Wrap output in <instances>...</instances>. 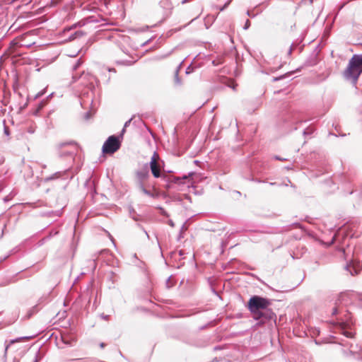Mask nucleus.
I'll use <instances>...</instances> for the list:
<instances>
[{
	"label": "nucleus",
	"instance_id": "4",
	"mask_svg": "<svg viewBox=\"0 0 362 362\" xmlns=\"http://www.w3.org/2000/svg\"><path fill=\"white\" fill-rule=\"evenodd\" d=\"M73 79L76 81H79L81 85L84 86L89 88L90 90H93L95 88V83L96 82V78L94 76L88 74L83 72L81 76L78 77L76 75L73 76Z\"/></svg>",
	"mask_w": 362,
	"mask_h": 362
},
{
	"label": "nucleus",
	"instance_id": "29",
	"mask_svg": "<svg viewBox=\"0 0 362 362\" xmlns=\"http://www.w3.org/2000/svg\"><path fill=\"white\" fill-rule=\"evenodd\" d=\"M42 94H43L42 93H37V94L36 95L35 98H39V97H40Z\"/></svg>",
	"mask_w": 362,
	"mask_h": 362
},
{
	"label": "nucleus",
	"instance_id": "37",
	"mask_svg": "<svg viewBox=\"0 0 362 362\" xmlns=\"http://www.w3.org/2000/svg\"><path fill=\"white\" fill-rule=\"evenodd\" d=\"M247 15H248L249 16H250V12H249V11H247Z\"/></svg>",
	"mask_w": 362,
	"mask_h": 362
},
{
	"label": "nucleus",
	"instance_id": "26",
	"mask_svg": "<svg viewBox=\"0 0 362 362\" xmlns=\"http://www.w3.org/2000/svg\"><path fill=\"white\" fill-rule=\"evenodd\" d=\"M284 78V76H280V77L274 78L273 81H279V80H280V79H281V78Z\"/></svg>",
	"mask_w": 362,
	"mask_h": 362
},
{
	"label": "nucleus",
	"instance_id": "11",
	"mask_svg": "<svg viewBox=\"0 0 362 362\" xmlns=\"http://www.w3.org/2000/svg\"><path fill=\"white\" fill-rule=\"evenodd\" d=\"M29 337H18V338H16V339H11L9 341L8 344H6L5 345V354H6L7 353V351L9 348V346L15 343H17V342H20L24 339H28Z\"/></svg>",
	"mask_w": 362,
	"mask_h": 362
},
{
	"label": "nucleus",
	"instance_id": "33",
	"mask_svg": "<svg viewBox=\"0 0 362 362\" xmlns=\"http://www.w3.org/2000/svg\"><path fill=\"white\" fill-rule=\"evenodd\" d=\"M180 180V178H179V177H176V178H175V179H174V182H177L178 180Z\"/></svg>",
	"mask_w": 362,
	"mask_h": 362
},
{
	"label": "nucleus",
	"instance_id": "16",
	"mask_svg": "<svg viewBox=\"0 0 362 362\" xmlns=\"http://www.w3.org/2000/svg\"><path fill=\"white\" fill-rule=\"evenodd\" d=\"M350 351L351 353H358V352L362 353V348H360L359 350H356V349H354V345L351 344V346H350Z\"/></svg>",
	"mask_w": 362,
	"mask_h": 362
},
{
	"label": "nucleus",
	"instance_id": "36",
	"mask_svg": "<svg viewBox=\"0 0 362 362\" xmlns=\"http://www.w3.org/2000/svg\"><path fill=\"white\" fill-rule=\"evenodd\" d=\"M162 214L165 216H168L165 211L162 209Z\"/></svg>",
	"mask_w": 362,
	"mask_h": 362
},
{
	"label": "nucleus",
	"instance_id": "32",
	"mask_svg": "<svg viewBox=\"0 0 362 362\" xmlns=\"http://www.w3.org/2000/svg\"><path fill=\"white\" fill-rule=\"evenodd\" d=\"M230 1H228L223 6V8L221 9L223 10L224 8H226L228 4H229Z\"/></svg>",
	"mask_w": 362,
	"mask_h": 362
},
{
	"label": "nucleus",
	"instance_id": "10",
	"mask_svg": "<svg viewBox=\"0 0 362 362\" xmlns=\"http://www.w3.org/2000/svg\"><path fill=\"white\" fill-rule=\"evenodd\" d=\"M148 167L151 169L154 177L158 178L161 177L160 168L158 163H155V164H149Z\"/></svg>",
	"mask_w": 362,
	"mask_h": 362
},
{
	"label": "nucleus",
	"instance_id": "27",
	"mask_svg": "<svg viewBox=\"0 0 362 362\" xmlns=\"http://www.w3.org/2000/svg\"><path fill=\"white\" fill-rule=\"evenodd\" d=\"M337 313V309L335 308L333 309V312H332V314L333 315H336Z\"/></svg>",
	"mask_w": 362,
	"mask_h": 362
},
{
	"label": "nucleus",
	"instance_id": "25",
	"mask_svg": "<svg viewBox=\"0 0 362 362\" xmlns=\"http://www.w3.org/2000/svg\"><path fill=\"white\" fill-rule=\"evenodd\" d=\"M168 224L171 226V227H174V223L172 220H169L168 221Z\"/></svg>",
	"mask_w": 362,
	"mask_h": 362
},
{
	"label": "nucleus",
	"instance_id": "3",
	"mask_svg": "<svg viewBox=\"0 0 362 362\" xmlns=\"http://www.w3.org/2000/svg\"><path fill=\"white\" fill-rule=\"evenodd\" d=\"M120 148V142L116 136H110L104 143L102 150L104 153L112 154Z\"/></svg>",
	"mask_w": 362,
	"mask_h": 362
},
{
	"label": "nucleus",
	"instance_id": "14",
	"mask_svg": "<svg viewBox=\"0 0 362 362\" xmlns=\"http://www.w3.org/2000/svg\"><path fill=\"white\" fill-rule=\"evenodd\" d=\"M139 189L142 191V192L144 194H145L146 195L148 196V197H153V193L151 192L149 190H147L145 187H144V184H141L140 185H139Z\"/></svg>",
	"mask_w": 362,
	"mask_h": 362
},
{
	"label": "nucleus",
	"instance_id": "9",
	"mask_svg": "<svg viewBox=\"0 0 362 362\" xmlns=\"http://www.w3.org/2000/svg\"><path fill=\"white\" fill-rule=\"evenodd\" d=\"M159 6L162 8L163 11V18L165 19L170 14L171 10L173 8V5L170 0H161L159 3Z\"/></svg>",
	"mask_w": 362,
	"mask_h": 362
},
{
	"label": "nucleus",
	"instance_id": "30",
	"mask_svg": "<svg viewBox=\"0 0 362 362\" xmlns=\"http://www.w3.org/2000/svg\"><path fill=\"white\" fill-rule=\"evenodd\" d=\"M304 134H310V132H308L307 129L304 130L303 132Z\"/></svg>",
	"mask_w": 362,
	"mask_h": 362
},
{
	"label": "nucleus",
	"instance_id": "35",
	"mask_svg": "<svg viewBox=\"0 0 362 362\" xmlns=\"http://www.w3.org/2000/svg\"><path fill=\"white\" fill-rule=\"evenodd\" d=\"M108 71H114V72H115V69H110V68H109V69H108Z\"/></svg>",
	"mask_w": 362,
	"mask_h": 362
},
{
	"label": "nucleus",
	"instance_id": "12",
	"mask_svg": "<svg viewBox=\"0 0 362 362\" xmlns=\"http://www.w3.org/2000/svg\"><path fill=\"white\" fill-rule=\"evenodd\" d=\"M64 173H65V171L64 172H62V171L57 172V173H54L53 175L45 177V181L49 182L53 180L58 179V178L61 177Z\"/></svg>",
	"mask_w": 362,
	"mask_h": 362
},
{
	"label": "nucleus",
	"instance_id": "13",
	"mask_svg": "<svg viewBox=\"0 0 362 362\" xmlns=\"http://www.w3.org/2000/svg\"><path fill=\"white\" fill-rule=\"evenodd\" d=\"M182 63L180 64V65L176 68L175 71V76H174V82L175 84L177 86H180L182 84L181 79L179 77V71L181 67Z\"/></svg>",
	"mask_w": 362,
	"mask_h": 362
},
{
	"label": "nucleus",
	"instance_id": "31",
	"mask_svg": "<svg viewBox=\"0 0 362 362\" xmlns=\"http://www.w3.org/2000/svg\"><path fill=\"white\" fill-rule=\"evenodd\" d=\"M105 344L104 343H103V342H102V343H100V346L101 348L105 347Z\"/></svg>",
	"mask_w": 362,
	"mask_h": 362
},
{
	"label": "nucleus",
	"instance_id": "7",
	"mask_svg": "<svg viewBox=\"0 0 362 362\" xmlns=\"http://www.w3.org/2000/svg\"><path fill=\"white\" fill-rule=\"evenodd\" d=\"M136 177L139 185L144 184V182L149 177L148 164H144L142 168L136 170Z\"/></svg>",
	"mask_w": 362,
	"mask_h": 362
},
{
	"label": "nucleus",
	"instance_id": "20",
	"mask_svg": "<svg viewBox=\"0 0 362 362\" xmlns=\"http://www.w3.org/2000/svg\"><path fill=\"white\" fill-rule=\"evenodd\" d=\"M250 26V21L247 19L245 23L243 28L245 30H247Z\"/></svg>",
	"mask_w": 362,
	"mask_h": 362
},
{
	"label": "nucleus",
	"instance_id": "21",
	"mask_svg": "<svg viewBox=\"0 0 362 362\" xmlns=\"http://www.w3.org/2000/svg\"><path fill=\"white\" fill-rule=\"evenodd\" d=\"M131 120H132V119H129V120H128V121H127V122H125V124H124V127L123 129L122 130V134H123V133L125 132V128H126V127H127L130 124Z\"/></svg>",
	"mask_w": 362,
	"mask_h": 362
},
{
	"label": "nucleus",
	"instance_id": "34",
	"mask_svg": "<svg viewBox=\"0 0 362 362\" xmlns=\"http://www.w3.org/2000/svg\"><path fill=\"white\" fill-rule=\"evenodd\" d=\"M189 0H182L181 2L182 4H185Z\"/></svg>",
	"mask_w": 362,
	"mask_h": 362
},
{
	"label": "nucleus",
	"instance_id": "28",
	"mask_svg": "<svg viewBox=\"0 0 362 362\" xmlns=\"http://www.w3.org/2000/svg\"><path fill=\"white\" fill-rule=\"evenodd\" d=\"M274 158H275V159H276V160H284V159L281 158H280L279 156H276Z\"/></svg>",
	"mask_w": 362,
	"mask_h": 362
},
{
	"label": "nucleus",
	"instance_id": "24",
	"mask_svg": "<svg viewBox=\"0 0 362 362\" xmlns=\"http://www.w3.org/2000/svg\"><path fill=\"white\" fill-rule=\"evenodd\" d=\"M292 51H293V45H291L290 47H289V49L288 51V55H291V53H292Z\"/></svg>",
	"mask_w": 362,
	"mask_h": 362
},
{
	"label": "nucleus",
	"instance_id": "2",
	"mask_svg": "<svg viewBox=\"0 0 362 362\" xmlns=\"http://www.w3.org/2000/svg\"><path fill=\"white\" fill-rule=\"evenodd\" d=\"M270 305L271 300L259 296H253L247 303V308L250 313L254 315L258 311L268 308Z\"/></svg>",
	"mask_w": 362,
	"mask_h": 362
},
{
	"label": "nucleus",
	"instance_id": "8",
	"mask_svg": "<svg viewBox=\"0 0 362 362\" xmlns=\"http://www.w3.org/2000/svg\"><path fill=\"white\" fill-rule=\"evenodd\" d=\"M346 269L350 273L351 276H355L359 274L361 266L360 262L351 261L346 266Z\"/></svg>",
	"mask_w": 362,
	"mask_h": 362
},
{
	"label": "nucleus",
	"instance_id": "18",
	"mask_svg": "<svg viewBox=\"0 0 362 362\" xmlns=\"http://www.w3.org/2000/svg\"><path fill=\"white\" fill-rule=\"evenodd\" d=\"M172 52H173V51H170V52H169L168 53H167V54H164V55H160V56H158V57H156V58H157L158 59H165V58L168 57V56H170V55L171 54Z\"/></svg>",
	"mask_w": 362,
	"mask_h": 362
},
{
	"label": "nucleus",
	"instance_id": "5",
	"mask_svg": "<svg viewBox=\"0 0 362 362\" xmlns=\"http://www.w3.org/2000/svg\"><path fill=\"white\" fill-rule=\"evenodd\" d=\"M59 156L61 157H66L70 156L73 157L74 155L76 153L77 151V146L73 142H67V143H62L59 146Z\"/></svg>",
	"mask_w": 362,
	"mask_h": 362
},
{
	"label": "nucleus",
	"instance_id": "17",
	"mask_svg": "<svg viewBox=\"0 0 362 362\" xmlns=\"http://www.w3.org/2000/svg\"><path fill=\"white\" fill-rule=\"evenodd\" d=\"M82 64V62L81 59H78L77 62L75 63V64L73 66V69L74 70L77 69Z\"/></svg>",
	"mask_w": 362,
	"mask_h": 362
},
{
	"label": "nucleus",
	"instance_id": "1",
	"mask_svg": "<svg viewBox=\"0 0 362 362\" xmlns=\"http://www.w3.org/2000/svg\"><path fill=\"white\" fill-rule=\"evenodd\" d=\"M362 74V54H356L349 59L347 67L343 72L344 78L354 86Z\"/></svg>",
	"mask_w": 362,
	"mask_h": 362
},
{
	"label": "nucleus",
	"instance_id": "15",
	"mask_svg": "<svg viewBox=\"0 0 362 362\" xmlns=\"http://www.w3.org/2000/svg\"><path fill=\"white\" fill-rule=\"evenodd\" d=\"M159 159V156L156 152H154L149 164H155V163H158V160Z\"/></svg>",
	"mask_w": 362,
	"mask_h": 362
},
{
	"label": "nucleus",
	"instance_id": "19",
	"mask_svg": "<svg viewBox=\"0 0 362 362\" xmlns=\"http://www.w3.org/2000/svg\"><path fill=\"white\" fill-rule=\"evenodd\" d=\"M132 219L136 221H139L141 220V216L139 214H136L135 213L132 216Z\"/></svg>",
	"mask_w": 362,
	"mask_h": 362
},
{
	"label": "nucleus",
	"instance_id": "6",
	"mask_svg": "<svg viewBox=\"0 0 362 362\" xmlns=\"http://www.w3.org/2000/svg\"><path fill=\"white\" fill-rule=\"evenodd\" d=\"M275 316L274 313L270 308H265L258 311L253 315L255 320H259L262 323H265L267 320H272Z\"/></svg>",
	"mask_w": 362,
	"mask_h": 362
},
{
	"label": "nucleus",
	"instance_id": "22",
	"mask_svg": "<svg viewBox=\"0 0 362 362\" xmlns=\"http://www.w3.org/2000/svg\"><path fill=\"white\" fill-rule=\"evenodd\" d=\"M344 334L346 335V337H347L349 338H351L352 337V334L351 332H345Z\"/></svg>",
	"mask_w": 362,
	"mask_h": 362
},
{
	"label": "nucleus",
	"instance_id": "23",
	"mask_svg": "<svg viewBox=\"0 0 362 362\" xmlns=\"http://www.w3.org/2000/svg\"><path fill=\"white\" fill-rule=\"evenodd\" d=\"M138 226L144 230V232L146 235L147 238H149V235H148V233L145 230V229L141 226H140V225H138Z\"/></svg>",
	"mask_w": 362,
	"mask_h": 362
}]
</instances>
